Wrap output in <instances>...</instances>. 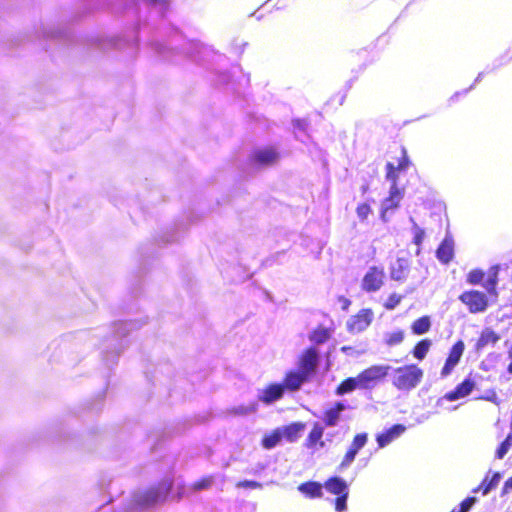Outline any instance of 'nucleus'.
<instances>
[{
	"label": "nucleus",
	"instance_id": "nucleus-56",
	"mask_svg": "<svg viewBox=\"0 0 512 512\" xmlns=\"http://www.w3.org/2000/svg\"><path fill=\"white\" fill-rule=\"evenodd\" d=\"M265 469H266V465L265 464L257 463L255 468H253L250 473H252L254 475H258V474H260Z\"/></svg>",
	"mask_w": 512,
	"mask_h": 512
},
{
	"label": "nucleus",
	"instance_id": "nucleus-38",
	"mask_svg": "<svg viewBox=\"0 0 512 512\" xmlns=\"http://www.w3.org/2000/svg\"><path fill=\"white\" fill-rule=\"evenodd\" d=\"M405 333L403 330H397L391 333H386L384 341L388 346H396L403 342Z\"/></svg>",
	"mask_w": 512,
	"mask_h": 512
},
{
	"label": "nucleus",
	"instance_id": "nucleus-14",
	"mask_svg": "<svg viewBox=\"0 0 512 512\" xmlns=\"http://www.w3.org/2000/svg\"><path fill=\"white\" fill-rule=\"evenodd\" d=\"M475 387V381L470 377H466L452 391L447 392L442 398L438 399L437 405H442L444 400L456 401L468 396Z\"/></svg>",
	"mask_w": 512,
	"mask_h": 512
},
{
	"label": "nucleus",
	"instance_id": "nucleus-58",
	"mask_svg": "<svg viewBox=\"0 0 512 512\" xmlns=\"http://www.w3.org/2000/svg\"><path fill=\"white\" fill-rule=\"evenodd\" d=\"M340 300L344 302L343 309H347V307L350 305V301L344 297H341Z\"/></svg>",
	"mask_w": 512,
	"mask_h": 512
},
{
	"label": "nucleus",
	"instance_id": "nucleus-52",
	"mask_svg": "<svg viewBox=\"0 0 512 512\" xmlns=\"http://www.w3.org/2000/svg\"><path fill=\"white\" fill-rule=\"evenodd\" d=\"M257 407H258V405L256 403L251 404L249 406L241 405V406H238L235 408V413L240 414V415L251 414V413H254L257 411Z\"/></svg>",
	"mask_w": 512,
	"mask_h": 512
},
{
	"label": "nucleus",
	"instance_id": "nucleus-28",
	"mask_svg": "<svg viewBox=\"0 0 512 512\" xmlns=\"http://www.w3.org/2000/svg\"><path fill=\"white\" fill-rule=\"evenodd\" d=\"M502 478V474L500 472H494L490 479H488V475L483 479L481 484L473 489V493L482 492L483 495L489 494L493 489L497 487L500 480Z\"/></svg>",
	"mask_w": 512,
	"mask_h": 512
},
{
	"label": "nucleus",
	"instance_id": "nucleus-54",
	"mask_svg": "<svg viewBox=\"0 0 512 512\" xmlns=\"http://www.w3.org/2000/svg\"><path fill=\"white\" fill-rule=\"evenodd\" d=\"M248 45L247 42H238V40H234L232 42V48L235 51V53L241 55L245 49V47Z\"/></svg>",
	"mask_w": 512,
	"mask_h": 512
},
{
	"label": "nucleus",
	"instance_id": "nucleus-59",
	"mask_svg": "<svg viewBox=\"0 0 512 512\" xmlns=\"http://www.w3.org/2000/svg\"><path fill=\"white\" fill-rule=\"evenodd\" d=\"M251 16L256 17L257 20H261L263 17L262 14H258V11H255L254 13H252Z\"/></svg>",
	"mask_w": 512,
	"mask_h": 512
},
{
	"label": "nucleus",
	"instance_id": "nucleus-7",
	"mask_svg": "<svg viewBox=\"0 0 512 512\" xmlns=\"http://www.w3.org/2000/svg\"><path fill=\"white\" fill-rule=\"evenodd\" d=\"M391 369L392 367L389 365H372L371 367L363 370L356 376L360 389L373 388L379 381L388 375Z\"/></svg>",
	"mask_w": 512,
	"mask_h": 512
},
{
	"label": "nucleus",
	"instance_id": "nucleus-51",
	"mask_svg": "<svg viewBox=\"0 0 512 512\" xmlns=\"http://www.w3.org/2000/svg\"><path fill=\"white\" fill-rule=\"evenodd\" d=\"M485 73H487V72H486V69H485L484 71H482V72H479V73H478V75H477V77H476V78H475V80H474V83H473V84H472L468 89H465V90H463L462 92H456V93H455V94L450 98V100H455V99H456L459 95H461V94H463V95L467 94L470 90H472V89L474 88V86H475L477 83H479V82L483 79V76H484V74H485Z\"/></svg>",
	"mask_w": 512,
	"mask_h": 512
},
{
	"label": "nucleus",
	"instance_id": "nucleus-48",
	"mask_svg": "<svg viewBox=\"0 0 512 512\" xmlns=\"http://www.w3.org/2000/svg\"><path fill=\"white\" fill-rule=\"evenodd\" d=\"M356 213L358 218L361 221H364L367 219L368 215L371 213V207L367 203H362L357 206Z\"/></svg>",
	"mask_w": 512,
	"mask_h": 512
},
{
	"label": "nucleus",
	"instance_id": "nucleus-41",
	"mask_svg": "<svg viewBox=\"0 0 512 512\" xmlns=\"http://www.w3.org/2000/svg\"><path fill=\"white\" fill-rule=\"evenodd\" d=\"M511 59H512V56L508 57L507 53L501 55L500 57H497L496 59H494L492 61V63L490 65L486 66V72L491 73V72L499 69L500 67L506 65Z\"/></svg>",
	"mask_w": 512,
	"mask_h": 512
},
{
	"label": "nucleus",
	"instance_id": "nucleus-32",
	"mask_svg": "<svg viewBox=\"0 0 512 512\" xmlns=\"http://www.w3.org/2000/svg\"><path fill=\"white\" fill-rule=\"evenodd\" d=\"M431 318L428 315L416 319L411 324V331L414 335H423L431 329Z\"/></svg>",
	"mask_w": 512,
	"mask_h": 512
},
{
	"label": "nucleus",
	"instance_id": "nucleus-12",
	"mask_svg": "<svg viewBox=\"0 0 512 512\" xmlns=\"http://www.w3.org/2000/svg\"><path fill=\"white\" fill-rule=\"evenodd\" d=\"M350 406L346 400L335 401L324 409L322 420L326 427L336 426L344 411L349 409Z\"/></svg>",
	"mask_w": 512,
	"mask_h": 512
},
{
	"label": "nucleus",
	"instance_id": "nucleus-13",
	"mask_svg": "<svg viewBox=\"0 0 512 512\" xmlns=\"http://www.w3.org/2000/svg\"><path fill=\"white\" fill-rule=\"evenodd\" d=\"M384 278V271L382 268L377 266H371L365 273L362 279V289L366 292H376L378 291L382 284Z\"/></svg>",
	"mask_w": 512,
	"mask_h": 512
},
{
	"label": "nucleus",
	"instance_id": "nucleus-3",
	"mask_svg": "<svg viewBox=\"0 0 512 512\" xmlns=\"http://www.w3.org/2000/svg\"><path fill=\"white\" fill-rule=\"evenodd\" d=\"M280 159L279 151L273 146L254 149L243 169L245 175H251L261 169L274 165Z\"/></svg>",
	"mask_w": 512,
	"mask_h": 512
},
{
	"label": "nucleus",
	"instance_id": "nucleus-37",
	"mask_svg": "<svg viewBox=\"0 0 512 512\" xmlns=\"http://www.w3.org/2000/svg\"><path fill=\"white\" fill-rule=\"evenodd\" d=\"M216 478V475H207L202 477L201 479L195 481L191 488L194 492H200L203 490H207L212 486Z\"/></svg>",
	"mask_w": 512,
	"mask_h": 512
},
{
	"label": "nucleus",
	"instance_id": "nucleus-62",
	"mask_svg": "<svg viewBox=\"0 0 512 512\" xmlns=\"http://www.w3.org/2000/svg\"><path fill=\"white\" fill-rule=\"evenodd\" d=\"M141 257H142L143 261H145V260H146V258H147L146 253H145V252H143V251H141Z\"/></svg>",
	"mask_w": 512,
	"mask_h": 512
},
{
	"label": "nucleus",
	"instance_id": "nucleus-34",
	"mask_svg": "<svg viewBox=\"0 0 512 512\" xmlns=\"http://www.w3.org/2000/svg\"><path fill=\"white\" fill-rule=\"evenodd\" d=\"M402 193L396 183H393L390 187L389 197L384 201V209L396 208L399 205Z\"/></svg>",
	"mask_w": 512,
	"mask_h": 512
},
{
	"label": "nucleus",
	"instance_id": "nucleus-16",
	"mask_svg": "<svg viewBox=\"0 0 512 512\" xmlns=\"http://www.w3.org/2000/svg\"><path fill=\"white\" fill-rule=\"evenodd\" d=\"M283 385L280 382H272L258 393V399L265 405H272L285 395Z\"/></svg>",
	"mask_w": 512,
	"mask_h": 512
},
{
	"label": "nucleus",
	"instance_id": "nucleus-24",
	"mask_svg": "<svg viewBox=\"0 0 512 512\" xmlns=\"http://www.w3.org/2000/svg\"><path fill=\"white\" fill-rule=\"evenodd\" d=\"M323 435L324 426L321 425L319 422H315L305 440V447H307L308 449L315 448L316 446H319V448H323L325 446V442L322 440Z\"/></svg>",
	"mask_w": 512,
	"mask_h": 512
},
{
	"label": "nucleus",
	"instance_id": "nucleus-44",
	"mask_svg": "<svg viewBox=\"0 0 512 512\" xmlns=\"http://www.w3.org/2000/svg\"><path fill=\"white\" fill-rule=\"evenodd\" d=\"M402 299L403 296L397 293H392L386 300L384 307L390 311L394 310L401 303Z\"/></svg>",
	"mask_w": 512,
	"mask_h": 512
},
{
	"label": "nucleus",
	"instance_id": "nucleus-49",
	"mask_svg": "<svg viewBox=\"0 0 512 512\" xmlns=\"http://www.w3.org/2000/svg\"><path fill=\"white\" fill-rule=\"evenodd\" d=\"M170 432H162L161 434L151 433L148 435L149 440H153L152 449H157V446L160 445V442L164 440V438L169 437Z\"/></svg>",
	"mask_w": 512,
	"mask_h": 512
},
{
	"label": "nucleus",
	"instance_id": "nucleus-5",
	"mask_svg": "<svg viewBox=\"0 0 512 512\" xmlns=\"http://www.w3.org/2000/svg\"><path fill=\"white\" fill-rule=\"evenodd\" d=\"M324 488L337 497L333 500L336 512H344L347 509L349 486L340 476H332L323 484Z\"/></svg>",
	"mask_w": 512,
	"mask_h": 512
},
{
	"label": "nucleus",
	"instance_id": "nucleus-30",
	"mask_svg": "<svg viewBox=\"0 0 512 512\" xmlns=\"http://www.w3.org/2000/svg\"><path fill=\"white\" fill-rule=\"evenodd\" d=\"M360 389V385L356 377H348L344 379L335 389L336 396H344L352 393L354 390Z\"/></svg>",
	"mask_w": 512,
	"mask_h": 512
},
{
	"label": "nucleus",
	"instance_id": "nucleus-60",
	"mask_svg": "<svg viewBox=\"0 0 512 512\" xmlns=\"http://www.w3.org/2000/svg\"><path fill=\"white\" fill-rule=\"evenodd\" d=\"M511 361L507 366V372L512 375V358H509Z\"/></svg>",
	"mask_w": 512,
	"mask_h": 512
},
{
	"label": "nucleus",
	"instance_id": "nucleus-55",
	"mask_svg": "<svg viewBox=\"0 0 512 512\" xmlns=\"http://www.w3.org/2000/svg\"><path fill=\"white\" fill-rule=\"evenodd\" d=\"M512 491V476L509 477L505 482H504V485L502 487V492H501V495H505V494H508Z\"/></svg>",
	"mask_w": 512,
	"mask_h": 512
},
{
	"label": "nucleus",
	"instance_id": "nucleus-46",
	"mask_svg": "<svg viewBox=\"0 0 512 512\" xmlns=\"http://www.w3.org/2000/svg\"><path fill=\"white\" fill-rule=\"evenodd\" d=\"M237 488H244V489H261L263 487L262 483L255 481V480H242L239 481L236 484Z\"/></svg>",
	"mask_w": 512,
	"mask_h": 512
},
{
	"label": "nucleus",
	"instance_id": "nucleus-22",
	"mask_svg": "<svg viewBox=\"0 0 512 512\" xmlns=\"http://www.w3.org/2000/svg\"><path fill=\"white\" fill-rule=\"evenodd\" d=\"M454 257V241L451 236L446 235L436 249V258L442 264H448Z\"/></svg>",
	"mask_w": 512,
	"mask_h": 512
},
{
	"label": "nucleus",
	"instance_id": "nucleus-57",
	"mask_svg": "<svg viewBox=\"0 0 512 512\" xmlns=\"http://www.w3.org/2000/svg\"><path fill=\"white\" fill-rule=\"evenodd\" d=\"M341 351L346 354V355H353V352H354V348L351 347V346H342L341 347Z\"/></svg>",
	"mask_w": 512,
	"mask_h": 512
},
{
	"label": "nucleus",
	"instance_id": "nucleus-25",
	"mask_svg": "<svg viewBox=\"0 0 512 512\" xmlns=\"http://www.w3.org/2000/svg\"><path fill=\"white\" fill-rule=\"evenodd\" d=\"M499 340L500 335L493 329L489 327L484 328L475 344V351L479 353L488 345L494 346Z\"/></svg>",
	"mask_w": 512,
	"mask_h": 512
},
{
	"label": "nucleus",
	"instance_id": "nucleus-42",
	"mask_svg": "<svg viewBox=\"0 0 512 512\" xmlns=\"http://www.w3.org/2000/svg\"><path fill=\"white\" fill-rule=\"evenodd\" d=\"M485 279V273L481 269H473L467 275V282L472 285H479Z\"/></svg>",
	"mask_w": 512,
	"mask_h": 512
},
{
	"label": "nucleus",
	"instance_id": "nucleus-50",
	"mask_svg": "<svg viewBox=\"0 0 512 512\" xmlns=\"http://www.w3.org/2000/svg\"><path fill=\"white\" fill-rule=\"evenodd\" d=\"M476 502H477V498L476 497L468 496L459 504L458 507L463 512H469Z\"/></svg>",
	"mask_w": 512,
	"mask_h": 512
},
{
	"label": "nucleus",
	"instance_id": "nucleus-2",
	"mask_svg": "<svg viewBox=\"0 0 512 512\" xmlns=\"http://www.w3.org/2000/svg\"><path fill=\"white\" fill-rule=\"evenodd\" d=\"M143 324L141 319L116 321L109 333L103 336L100 345L102 361L109 371L117 366L120 354L128 346L130 332L139 329Z\"/></svg>",
	"mask_w": 512,
	"mask_h": 512
},
{
	"label": "nucleus",
	"instance_id": "nucleus-61",
	"mask_svg": "<svg viewBox=\"0 0 512 512\" xmlns=\"http://www.w3.org/2000/svg\"><path fill=\"white\" fill-rule=\"evenodd\" d=\"M368 188H369V187H368V185H367V184H363V185L361 186V191H362V193H363V194H365V193L367 192Z\"/></svg>",
	"mask_w": 512,
	"mask_h": 512
},
{
	"label": "nucleus",
	"instance_id": "nucleus-36",
	"mask_svg": "<svg viewBox=\"0 0 512 512\" xmlns=\"http://www.w3.org/2000/svg\"><path fill=\"white\" fill-rule=\"evenodd\" d=\"M409 221L412 223V242L417 246L416 255H419L421 252L420 246L422 245L425 238V230L416 223L413 217H410Z\"/></svg>",
	"mask_w": 512,
	"mask_h": 512
},
{
	"label": "nucleus",
	"instance_id": "nucleus-26",
	"mask_svg": "<svg viewBox=\"0 0 512 512\" xmlns=\"http://www.w3.org/2000/svg\"><path fill=\"white\" fill-rule=\"evenodd\" d=\"M309 125V121L305 118H294L292 120L294 136L296 140L303 144H307L310 140V135L308 133Z\"/></svg>",
	"mask_w": 512,
	"mask_h": 512
},
{
	"label": "nucleus",
	"instance_id": "nucleus-27",
	"mask_svg": "<svg viewBox=\"0 0 512 512\" xmlns=\"http://www.w3.org/2000/svg\"><path fill=\"white\" fill-rule=\"evenodd\" d=\"M324 485L317 481H306L298 486V491L305 497L314 499L320 498L323 495Z\"/></svg>",
	"mask_w": 512,
	"mask_h": 512
},
{
	"label": "nucleus",
	"instance_id": "nucleus-53",
	"mask_svg": "<svg viewBox=\"0 0 512 512\" xmlns=\"http://www.w3.org/2000/svg\"><path fill=\"white\" fill-rule=\"evenodd\" d=\"M142 270L139 272L140 275H137L136 276V283L133 284L131 286V293L133 294L134 297L138 296L139 292H140V287H141V283H142Z\"/></svg>",
	"mask_w": 512,
	"mask_h": 512
},
{
	"label": "nucleus",
	"instance_id": "nucleus-39",
	"mask_svg": "<svg viewBox=\"0 0 512 512\" xmlns=\"http://www.w3.org/2000/svg\"><path fill=\"white\" fill-rule=\"evenodd\" d=\"M105 392L99 393L87 406L91 414H98L103 409Z\"/></svg>",
	"mask_w": 512,
	"mask_h": 512
},
{
	"label": "nucleus",
	"instance_id": "nucleus-35",
	"mask_svg": "<svg viewBox=\"0 0 512 512\" xmlns=\"http://www.w3.org/2000/svg\"><path fill=\"white\" fill-rule=\"evenodd\" d=\"M330 337L329 329L319 326L310 333L309 340L316 345H320L328 341Z\"/></svg>",
	"mask_w": 512,
	"mask_h": 512
},
{
	"label": "nucleus",
	"instance_id": "nucleus-63",
	"mask_svg": "<svg viewBox=\"0 0 512 512\" xmlns=\"http://www.w3.org/2000/svg\"><path fill=\"white\" fill-rule=\"evenodd\" d=\"M451 512H463L459 507H455L451 510Z\"/></svg>",
	"mask_w": 512,
	"mask_h": 512
},
{
	"label": "nucleus",
	"instance_id": "nucleus-45",
	"mask_svg": "<svg viewBox=\"0 0 512 512\" xmlns=\"http://www.w3.org/2000/svg\"><path fill=\"white\" fill-rule=\"evenodd\" d=\"M398 168L391 162H387L386 164V178L391 181L392 184L396 183V179L398 177Z\"/></svg>",
	"mask_w": 512,
	"mask_h": 512
},
{
	"label": "nucleus",
	"instance_id": "nucleus-18",
	"mask_svg": "<svg viewBox=\"0 0 512 512\" xmlns=\"http://www.w3.org/2000/svg\"><path fill=\"white\" fill-rule=\"evenodd\" d=\"M309 378H306L299 369L298 370H290L285 374V377L280 384H282L285 393L286 392H295L301 389L302 385L309 381Z\"/></svg>",
	"mask_w": 512,
	"mask_h": 512
},
{
	"label": "nucleus",
	"instance_id": "nucleus-29",
	"mask_svg": "<svg viewBox=\"0 0 512 512\" xmlns=\"http://www.w3.org/2000/svg\"><path fill=\"white\" fill-rule=\"evenodd\" d=\"M233 270H237V275L235 276L230 268L221 269V274L223 278L228 280L231 283H240L250 276L246 274V270L242 263H239L237 267H234Z\"/></svg>",
	"mask_w": 512,
	"mask_h": 512
},
{
	"label": "nucleus",
	"instance_id": "nucleus-43",
	"mask_svg": "<svg viewBox=\"0 0 512 512\" xmlns=\"http://www.w3.org/2000/svg\"><path fill=\"white\" fill-rule=\"evenodd\" d=\"M498 283L497 275L496 273L485 276L484 281L481 283L483 284L484 288L487 290L489 294H497L496 286Z\"/></svg>",
	"mask_w": 512,
	"mask_h": 512
},
{
	"label": "nucleus",
	"instance_id": "nucleus-23",
	"mask_svg": "<svg viewBox=\"0 0 512 512\" xmlns=\"http://www.w3.org/2000/svg\"><path fill=\"white\" fill-rule=\"evenodd\" d=\"M306 424L303 422H292L280 427L283 439L290 443L296 442L303 434Z\"/></svg>",
	"mask_w": 512,
	"mask_h": 512
},
{
	"label": "nucleus",
	"instance_id": "nucleus-11",
	"mask_svg": "<svg viewBox=\"0 0 512 512\" xmlns=\"http://www.w3.org/2000/svg\"><path fill=\"white\" fill-rule=\"evenodd\" d=\"M367 441L368 434L365 432L358 433L354 436L353 441L349 446L342 462L337 468L339 472H343L354 462L358 452L367 444Z\"/></svg>",
	"mask_w": 512,
	"mask_h": 512
},
{
	"label": "nucleus",
	"instance_id": "nucleus-20",
	"mask_svg": "<svg viewBox=\"0 0 512 512\" xmlns=\"http://www.w3.org/2000/svg\"><path fill=\"white\" fill-rule=\"evenodd\" d=\"M187 225L177 222L171 229L164 231L157 239L158 246L178 242L184 235Z\"/></svg>",
	"mask_w": 512,
	"mask_h": 512
},
{
	"label": "nucleus",
	"instance_id": "nucleus-33",
	"mask_svg": "<svg viewBox=\"0 0 512 512\" xmlns=\"http://www.w3.org/2000/svg\"><path fill=\"white\" fill-rule=\"evenodd\" d=\"M432 346V341L428 338L422 339L416 343L412 350V355L415 359L422 361Z\"/></svg>",
	"mask_w": 512,
	"mask_h": 512
},
{
	"label": "nucleus",
	"instance_id": "nucleus-19",
	"mask_svg": "<svg viewBox=\"0 0 512 512\" xmlns=\"http://www.w3.org/2000/svg\"><path fill=\"white\" fill-rule=\"evenodd\" d=\"M372 319L373 312L370 309H362L348 321V329L351 332H362L371 324Z\"/></svg>",
	"mask_w": 512,
	"mask_h": 512
},
{
	"label": "nucleus",
	"instance_id": "nucleus-21",
	"mask_svg": "<svg viewBox=\"0 0 512 512\" xmlns=\"http://www.w3.org/2000/svg\"><path fill=\"white\" fill-rule=\"evenodd\" d=\"M410 260L406 257H397V259L391 263L390 266V277L394 281L404 282L407 279L410 271Z\"/></svg>",
	"mask_w": 512,
	"mask_h": 512
},
{
	"label": "nucleus",
	"instance_id": "nucleus-6",
	"mask_svg": "<svg viewBox=\"0 0 512 512\" xmlns=\"http://www.w3.org/2000/svg\"><path fill=\"white\" fill-rule=\"evenodd\" d=\"M211 81L216 87L224 88L236 96H240L246 86L249 85V77H243L240 81H235L232 76L225 71H213Z\"/></svg>",
	"mask_w": 512,
	"mask_h": 512
},
{
	"label": "nucleus",
	"instance_id": "nucleus-40",
	"mask_svg": "<svg viewBox=\"0 0 512 512\" xmlns=\"http://www.w3.org/2000/svg\"><path fill=\"white\" fill-rule=\"evenodd\" d=\"M512 446V435L511 433L498 445L495 451V457L497 459H503L505 455L508 453L510 447Z\"/></svg>",
	"mask_w": 512,
	"mask_h": 512
},
{
	"label": "nucleus",
	"instance_id": "nucleus-1",
	"mask_svg": "<svg viewBox=\"0 0 512 512\" xmlns=\"http://www.w3.org/2000/svg\"><path fill=\"white\" fill-rule=\"evenodd\" d=\"M170 8V0H81L75 21L98 11L113 13H131L137 18L133 28L123 35L103 36L99 34L77 35L68 25H42L37 37L44 41V49L52 46L83 50L138 49L140 35L147 34L149 46L158 54L169 58L174 54H183L195 63L210 65L223 55L211 46L196 40L186 39L178 29L165 20Z\"/></svg>",
	"mask_w": 512,
	"mask_h": 512
},
{
	"label": "nucleus",
	"instance_id": "nucleus-8",
	"mask_svg": "<svg viewBox=\"0 0 512 512\" xmlns=\"http://www.w3.org/2000/svg\"><path fill=\"white\" fill-rule=\"evenodd\" d=\"M320 361L321 355L318 348L315 346L308 347L299 358L298 369L306 375V378L311 379L317 373Z\"/></svg>",
	"mask_w": 512,
	"mask_h": 512
},
{
	"label": "nucleus",
	"instance_id": "nucleus-31",
	"mask_svg": "<svg viewBox=\"0 0 512 512\" xmlns=\"http://www.w3.org/2000/svg\"><path fill=\"white\" fill-rule=\"evenodd\" d=\"M283 440L282 432L279 428H276L272 432L265 434L261 440V444L264 449L271 450L281 443Z\"/></svg>",
	"mask_w": 512,
	"mask_h": 512
},
{
	"label": "nucleus",
	"instance_id": "nucleus-9",
	"mask_svg": "<svg viewBox=\"0 0 512 512\" xmlns=\"http://www.w3.org/2000/svg\"><path fill=\"white\" fill-rule=\"evenodd\" d=\"M459 300L468 307L470 313H483L489 306L488 297L484 292L478 290L464 291Z\"/></svg>",
	"mask_w": 512,
	"mask_h": 512
},
{
	"label": "nucleus",
	"instance_id": "nucleus-47",
	"mask_svg": "<svg viewBox=\"0 0 512 512\" xmlns=\"http://www.w3.org/2000/svg\"><path fill=\"white\" fill-rule=\"evenodd\" d=\"M411 165V161L409 159V156L407 154V151L405 148H402V155L398 161V165L396 166L399 171H406L408 167Z\"/></svg>",
	"mask_w": 512,
	"mask_h": 512
},
{
	"label": "nucleus",
	"instance_id": "nucleus-17",
	"mask_svg": "<svg viewBox=\"0 0 512 512\" xmlns=\"http://www.w3.org/2000/svg\"><path fill=\"white\" fill-rule=\"evenodd\" d=\"M406 431V426L403 424H393L392 426L383 429L375 436V440L379 448L388 446L391 442L399 438Z\"/></svg>",
	"mask_w": 512,
	"mask_h": 512
},
{
	"label": "nucleus",
	"instance_id": "nucleus-10",
	"mask_svg": "<svg viewBox=\"0 0 512 512\" xmlns=\"http://www.w3.org/2000/svg\"><path fill=\"white\" fill-rule=\"evenodd\" d=\"M174 368L169 361L158 363L153 369L147 368L145 371L146 378L152 385L166 384L171 379Z\"/></svg>",
	"mask_w": 512,
	"mask_h": 512
},
{
	"label": "nucleus",
	"instance_id": "nucleus-15",
	"mask_svg": "<svg viewBox=\"0 0 512 512\" xmlns=\"http://www.w3.org/2000/svg\"><path fill=\"white\" fill-rule=\"evenodd\" d=\"M464 349H465V345L462 340H458L457 342H455L453 344V346L451 347V349L449 351L448 357L446 358L445 363L442 367V370H441L442 377H447L448 375L451 374L453 369L459 363V361L463 355Z\"/></svg>",
	"mask_w": 512,
	"mask_h": 512
},
{
	"label": "nucleus",
	"instance_id": "nucleus-4",
	"mask_svg": "<svg viewBox=\"0 0 512 512\" xmlns=\"http://www.w3.org/2000/svg\"><path fill=\"white\" fill-rule=\"evenodd\" d=\"M423 374L416 364L404 365L394 369L392 383L398 390L410 391L421 382Z\"/></svg>",
	"mask_w": 512,
	"mask_h": 512
}]
</instances>
